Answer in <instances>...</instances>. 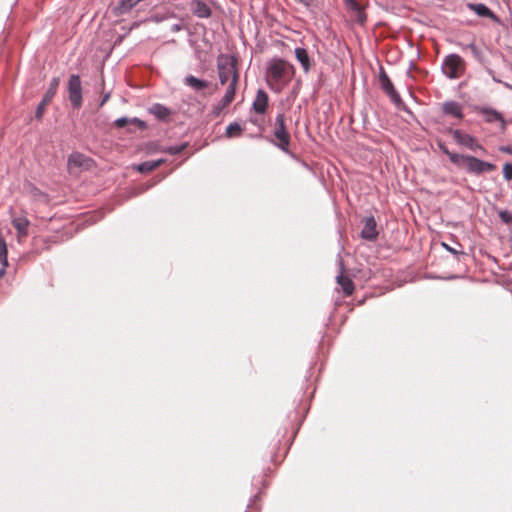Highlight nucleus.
I'll use <instances>...</instances> for the list:
<instances>
[{"mask_svg":"<svg viewBox=\"0 0 512 512\" xmlns=\"http://www.w3.org/2000/svg\"><path fill=\"white\" fill-rule=\"evenodd\" d=\"M294 75V67L283 59L273 60L267 70L266 82L268 86L279 91Z\"/></svg>","mask_w":512,"mask_h":512,"instance_id":"f257e3e1","label":"nucleus"},{"mask_svg":"<svg viewBox=\"0 0 512 512\" xmlns=\"http://www.w3.org/2000/svg\"><path fill=\"white\" fill-rule=\"evenodd\" d=\"M452 163L464 167L467 172L473 174H482L484 172H492L496 169V165L490 162L483 161L479 158L470 155L453 156Z\"/></svg>","mask_w":512,"mask_h":512,"instance_id":"f03ea898","label":"nucleus"},{"mask_svg":"<svg viewBox=\"0 0 512 512\" xmlns=\"http://www.w3.org/2000/svg\"><path fill=\"white\" fill-rule=\"evenodd\" d=\"M218 76L222 85L229 84L234 79L236 82L239 80V75L236 70V60L234 57L228 55H220L218 58Z\"/></svg>","mask_w":512,"mask_h":512,"instance_id":"7ed1b4c3","label":"nucleus"},{"mask_svg":"<svg viewBox=\"0 0 512 512\" xmlns=\"http://www.w3.org/2000/svg\"><path fill=\"white\" fill-rule=\"evenodd\" d=\"M273 135L275 137V145L281 150L288 152L291 136L286 127V119L283 113L276 116Z\"/></svg>","mask_w":512,"mask_h":512,"instance_id":"20e7f679","label":"nucleus"},{"mask_svg":"<svg viewBox=\"0 0 512 512\" xmlns=\"http://www.w3.org/2000/svg\"><path fill=\"white\" fill-rule=\"evenodd\" d=\"M465 61L458 54H450L444 59L442 70L450 79L460 78L465 72Z\"/></svg>","mask_w":512,"mask_h":512,"instance_id":"39448f33","label":"nucleus"},{"mask_svg":"<svg viewBox=\"0 0 512 512\" xmlns=\"http://www.w3.org/2000/svg\"><path fill=\"white\" fill-rule=\"evenodd\" d=\"M68 97L75 109H79L82 105V87L81 80L78 75H71L68 80Z\"/></svg>","mask_w":512,"mask_h":512,"instance_id":"423d86ee","label":"nucleus"},{"mask_svg":"<svg viewBox=\"0 0 512 512\" xmlns=\"http://www.w3.org/2000/svg\"><path fill=\"white\" fill-rule=\"evenodd\" d=\"M449 133L458 145L464 146L472 151L483 150L484 148L477 139L470 134L458 129H449Z\"/></svg>","mask_w":512,"mask_h":512,"instance_id":"0eeeda50","label":"nucleus"},{"mask_svg":"<svg viewBox=\"0 0 512 512\" xmlns=\"http://www.w3.org/2000/svg\"><path fill=\"white\" fill-rule=\"evenodd\" d=\"M58 85H59V79L54 78L50 84V88L47 90L42 101L40 102V104L37 107L36 117L38 119H40L42 117L46 106L51 102L52 98L55 96Z\"/></svg>","mask_w":512,"mask_h":512,"instance_id":"6e6552de","label":"nucleus"},{"mask_svg":"<svg viewBox=\"0 0 512 512\" xmlns=\"http://www.w3.org/2000/svg\"><path fill=\"white\" fill-rule=\"evenodd\" d=\"M379 81L382 90L391 98V100L396 104L400 103L401 98L395 90L390 78L384 71L380 73Z\"/></svg>","mask_w":512,"mask_h":512,"instance_id":"1a4fd4ad","label":"nucleus"},{"mask_svg":"<svg viewBox=\"0 0 512 512\" xmlns=\"http://www.w3.org/2000/svg\"><path fill=\"white\" fill-rule=\"evenodd\" d=\"M91 160L79 152H73L68 158V169L71 172L74 168L89 169Z\"/></svg>","mask_w":512,"mask_h":512,"instance_id":"9d476101","label":"nucleus"},{"mask_svg":"<svg viewBox=\"0 0 512 512\" xmlns=\"http://www.w3.org/2000/svg\"><path fill=\"white\" fill-rule=\"evenodd\" d=\"M378 236L377 224L374 217H368L364 220V226L361 231V237L363 239L373 241Z\"/></svg>","mask_w":512,"mask_h":512,"instance_id":"9b49d317","label":"nucleus"},{"mask_svg":"<svg viewBox=\"0 0 512 512\" xmlns=\"http://www.w3.org/2000/svg\"><path fill=\"white\" fill-rule=\"evenodd\" d=\"M269 103V96L268 94L262 90L259 89L257 91L256 97L253 101L252 108L257 114H264L267 110Z\"/></svg>","mask_w":512,"mask_h":512,"instance_id":"f8f14e48","label":"nucleus"},{"mask_svg":"<svg viewBox=\"0 0 512 512\" xmlns=\"http://www.w3.org/2000/svg\"><path fill=\"white\" fill-rule=\"evenodd\" d=\"M337 283L341 287L342 291L344 292L345 296H351L354 292L355 286L353 281L350 277L345 275L344 272H341L337 276Z\"/></svg>","mask_w":512,"mask_h":512,"instance_id":"ddd939ff","label":"nucleus"},{"mask_svg":"<svg viewBox=\"0 0 512 512\" xmlns=\"http://www.w3.org/2000/svg\"><path fill=\"white\" fill-rule=\"evenodd\" d=\"M12 225L17 231L18 238L26 237L28 235L30 221L26 217L14 218L12 220Z\"/></svg>","mask_w":512,"mask_h":512,"instance_id":"4468645a","label":"nucleus"},{"mask_svg":"<svg viewBox=\"0 0 512 512\" xmlns=\"http://www.w3.org/2000/svg\"><path fill=\"white\" fill-rule=\"evenodd\" d=\"M468 7L480 17H488L493 21H499L498 17L485 4H468Z\"/></svg>","mask_w":512,"mask_h":512,"instance_id":"2eb2a0df","label":"nucleus"},{"mask_svg":"<svg viewBox=\"0 0 512 512\" xmlns=\"http://www.w3.org/2000/svg\"><path fill=\"white\" fill-rule=\"evenodd\" d=\"M442 111L445 114L451 115V116L456 117L458 119H462L463 118L462 107L457 102H454V101L445 102L442 105Z\"/></svg>","mask_w":512,"mask_h":512,"instance_id":"dca6fc26","label":"nucleus"},{"mask_svg":"<svg viewBox=\"0 0 512 512\" xmlns=\"http://www.w3.org/2000/svg\"><path fill=\"white\" fill-rule=\"evenodd\" d=\"M192 12L199 18H208L211 16L210 7L200 0H196L192 3Z\"/></svg>","mask_w":512,"mask_h":512,"instance_id":"f3484780","label":"nucleus"},{"mask_svg":"<svg viewBox=\"0 0 512 512\" xmlns=\"http://www.w3.org/2000/svg\"><path fill=\"white\" fill-rule=\"evenodd\" d=\"M114 124H115V126L117 128H124V127H126L127 125H130V124L135 125L138 128H140V129L146 128L145 122H143L142 120H140L138 118L121 117V118H118L114 122Z\"/></svg>","mask_w":512,"mask_h":512,"instance_id":"a211bd4d","label":"nucleus"},{"mask_svg":"<svg viewBox=\"0 0 512 512\" xmlns=\"http://www.w3.org/2000/svg\"><path fill=\"white\" fill-rule=\"evenodd\" d=\"M296 59L300 62L304 71H308L311 67L310 57L305 48L298 47L295 49Z\"/></svg>","mask_w":512,"mask_h":512,"instance_id":"6ab92c4d","label":"nucleus"},{"mask_svg":"<svg viewBox=\"0 0 512 512\" xmlns=\"http://www.w3.org/2000/svg\"><path fill=\"white\" fill-rule=\"evenodd\" d=\"M237 84L238 82H236L235 79L233 81H230L225 91V94L222 98V106H229L233 102L236 94Z\"/></svg>","mask_w":512,"mask_h":512,"instance_id":"aec40b11","label":"nucleus"},{"mask_svg":"<svg viewBox=\"0 0 512 512\" xmlns=\"http://www.w3.org/2000/svg\"><path fill=\"white\" fill-rule=\"evenodd\" d=\"M165 162L164 159H158L154 161H145L137 165L136 169L140 173H149L155 169H157L160 165Z\"/></svg>","mask_w":512,"mask_h":512,"instance_id":"412c9836","label":"nucleus"},{"mask_svg":"<svg viewBox=\"0 0 512 512\" xmlns=\"http://www.w3.org/2000/svg\"><path fill=\"white\" fill-rule=\"evenodd\" d=\"M185 84L194 90L200 91L209 87V82L200 80L193 75H189L184 80Z\"/></svg>","mask_w":512,"mask_h":512,"instance_id":"4be33fe9","label":"nucleus"},{"mask_svg":"<svg viewBox=\"0 0 512 512\" xmlns=\"http://www.w3.org/2000/svg\"><path fill=\"white\" fill-rule=\"evenodd\" d=\"M149 111L159 120H166L171 114V111L161 104H154Z\"/></svg>","mask_w":512,"mask_h":512,"instance_id":"5701e85b","label":"nucleus"},{"mask_svg":"<svg viewBox=\"0 0 512 512\" xmlns=\"http://www.w3.org/2000/svg\"><path fill=\"white\" fill-rule=\"evenodd\" d=\"M243 132V128L237 122L229 124L226 128L225 135L227 138L239 137Z\"/></svg>","mask_w":512,"mask_h":512,"instance_id":"b1692460","label":"nucleus"},{"mask_svg":"<svg viewBox=\"0 0 512 512\" xmlns=\"http://www.w3.org/2000/svg\"><path fill=\"white\" fill-rule=\"evenodd\" d=\"M7 254H8L7 244L5 242V239L2 236H0V263L4 267L8 266Z\"/></svg>","mask_w":512,"mask_h":512,"instance_id":"393cba45","label":"nucleus"},{"mask_svg":"<svg viewBox=\"0 0 512 512\" xmlns=\"http://www.w3.org/2000/svg\"><path fill=\"white\" fill-rule=\"evenodd\" d=\"M485 113L488 122H500L501 125L504 126V120L500 113L493 110H487Z\"/></svg>","mask_w":512,"mask_h":512,"instance_id":"a878e982","label":"nucleus"},{"mask_svg":"<svg viewBox=\"0 0 512 512\" xmlns=\"http://www.w3.org/2000/svg\"><path fill=\"white\" fill-rule=\"evenodd\" d=\"M31 194H32L33 199L36 200V201H40V202H43V203H48L49 202L48 195L43 193L42 191H40L37 188H33L32 191H31Z\"/></svg>","mask_w":512,"mask_h":512,"instance_id":"bb28decb","label":"nucleus"},{"mask_svg":"<svg viewBox=\"0 0 512 512\" xmlns=\"http://www.w3.org/2000/svg\"><path fill=\"white\" fill-rule=\"evenodd\" d=\"M186 144L180 145V146H170L167 148L162 149L161 151L164 153H168L170 155H176L180 154L184 149L186 148Z\"/></svg>","mask_w":512,"mask_h":512,"instance_id":"cd10ccee","label":"nucleus"},{"mask_svg":"<svg viewBox=\"0 0 512 512\" xmlns=\"http://www.w3.org/2000/svg\"><path fill=\"white\" fill-rule=\"evenodd\" d=\"M503 176L507 181L512 180V164L511 163H505L503 165Z\"/></svg>","mask_w":512,"mask_h":512,"instance_id":"c85d7f7f","label":"nucleus"},{"mask_svg":"<svg viewBox=\"0 0 512 512\" xmlns=\"http://www.w3.org/2000/svg\"><path fill=\"white\" fill-rule=\"evenodd\" d=\"M499 217L506 224L512 223V213L507 210L500 211Z\"/></svg>","mask_w":512,"mask_h":512,"instance_id":"c756f323","label":"nucleus"},{"mask_svg":"<svg viewBox=\"0 0 512 512\" xmlns=\"http://www.w3.org/2000/svg\"><path fill=\"white\" fill-rule=\"evenodd\" d=\"M438 146H439L440 150L449 157V160L451 162H452V157L453 156H460L461 155V154L453 153V152L449 151L448 148L446 147V145L441 143V142L438 143Z\"/></svg>","mask_w":512,"mask_h":512,"instance_id":"7c9ffc66","label":"nucleus"},{"mask_svg":"<svg viewBox=\"0 0 512 512\" xmlns=\"http://www.w3.org/2000/svg\"><path fill=\"white\" fill-rule=\"evenodd\" d=\"M347 6L354 12L362 8V6L356 0H347Z\"/></svg>","mask_w":512,"mask_h":512,"instance_id":"2f4dec72","label":"nucleus"},{"mask_svg":"<svg viewBox=\"0 0 512 512\" xmlns=\"http://www.w3.org/2000/svg\"><path fill=\"white\" fill-rule=\"evenodd\" d=\"M356 20L361 24L366 21V15L362 8L356 11Z\"/></svg>","mask_w":512,"mask_h":512,"instance_id":"473e14b6","label":"nucleus"},{"mask_svg":"<svg viewBox=\"0 0 512 512\" xmlns=\"http://www.w3.org/2000/svg\"><path fill=\"white\" fill-rule=\"evenodd\" d=\"M499 151L505 154L512 155V146L506 145V146H500Z\"/></svg>","mask_w":512,"mask_h":512,"instance_id":"72a5a7b5","label":"nucleus"},{"mask_svg":"<svg viewBox=\"0 0 512 512\" xmlns=\"http://www.w3.org/2000/svg\"><path fill=\"white\" fill-rule=\"evenodd\" d=\"M227 106H222V100L214 107L213 111L216 115H218L223 109Z\"/></svg>","mask_w":512,"mask_h":512,"instance_id":"f704fd0d","label":"nucleus"},{"mask_svg":"<svg viewBox=\"0 0 512 512\" xmlns=\"http://www.w3.org/2000/svg\"><path fill=\"white\" fill-rule=\"evenodd\" d=\"M443 246L448 250L450 251L451 253L453 254H459V252L451 247H449L447 244H443Z\"/></svg>","mask_w":512,"mask_h":512,"instance_id":"c9c22d12","label":"nucleus"},{"mask_svg":"<svg viewBox=\"0 0 512 512\" xmlns=\"http://www.w3.org/2000/svg\"><path fill=\"white\" fill-rule=\"evenodd\" d=\"M109 97H110V94H106V95L103 97V99H102V101H101V103H100V106H103V105L108 101Z\"/></svg>","mask_w":512,"mask_h":512,"instance_id":"e433bc0d","label":"nucleus"},{"mask_svg":"<svg viewBox=\"0 0 512 512\" xmlns=\"http://www.w3.org/2000/svg\"><path fill=\"white\" fill-rule=\"evenodd\" d=\"M5 269L6 267L4 266H2V268L0 269V278H2L5 275Z\"/></svg>","mask_w":512,"mask_h":512,"instance_id":"4c0bfd02","label":"nucleus"}]
</instances>
